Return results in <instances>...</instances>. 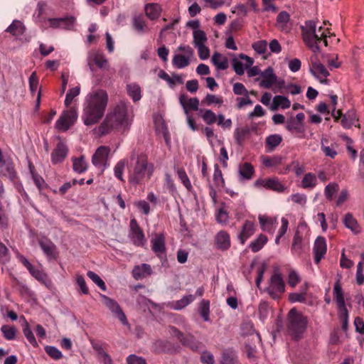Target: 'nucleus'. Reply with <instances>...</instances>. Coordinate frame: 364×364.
<instances>
[{
    "instance_id": "nucleus-49",
    "label": "nucleus",
    "mask_w": 364,
    "mask_h": 364,
    "mask_svg": "<svg viewBox=\"0 0 364 364\" xmlns=\"http://www.w3.org/2000/svg\"><path fill=\"white\" fill-rule=\"evenodd\" d=\"M250 129L247 127L241 129H237L235 132V138L236 144L242 145L245 138L250 134Z\"/></svg>"
},
{
    "instance_id": "nucleus-39",
    "label": "nucleus",
    "mask_w": 364,
    "mask_h": 364,
    "mask_svg": "<svg viewBox=\"0 0 364 364\" xmlns=\"http://www.w3.org/2000/svg\"><path fill=\"white\" fill-rule=\"evenodd\" d=\"M267 241V237L264 234H260L256 240L250 243V247L253 252H257L263 247Z\"/></svg>"
},
{
    "instance_id": "nucleus-60",
    "label": "nucleus",
    "mask_w": 364,
    "mask_h": 364,
    "mask_svg": "<svg viewBox=\"0 0 364 364\" xmlns=\"http://www.w3.org/2000/svg\"><path fill=\"white\" fill-rule=\"evenodd\" d=\"M267 43L265 40L259 41L252 44V48L259 54H264L267 51Z\"/></svg>"
},
{
    "instance_id": "nucleus-30",
    "label": "nucleus",
    "mask_w": 364,
    "mask_h": 364,
    "mask_svg": "<svg viewBox=\"0 0 364 364\" xmlns=\"http://www.w3.org/2000/svg\"><path fill=\"white\" fill-rule=\"evenodd\" d=\"M316 28V22L313 20L305 21V26H301V31L302 32L303 40L305 38L309 39L310 36L311 38L315 37V32Z\"/></svg>"
},
{
    "instance_id": "nucleus-55",
    "label": "nucleus",
    "mask_w": 364,
    "mask_h": 364,
    "mask_svg": "<svg viewBox=\"0 0 364 364\" xmlns=\"http://www.w3.org/2000/svg\"><path fill=\"white\" fill-rule=\"evenodd\" d=\"M194 299L195 296L192 294L184 296L181 299L176 302L174 309L181 310L190 304Z\"/></svg>"
},
{
    "instance_id": "nucleus-38",
    "label": "nucleus",
    "mask_w": 364,
    "mask_h": 364,
    "mask_svg": "<svg viewBox=\"0 0 364 364\" xmlns=\"http://www.w3.org/2000/svg\"><path fill=\"white\" fill-rule=\"evenodd\" d=\"M23 323L22 324L23 325V332L25 337L26 338L28 341L30 343V344H31L33 347L38 346V343H37V341L35 338V336L29 326L28 323L27 322V321L25 319V318L23 316Z\"/></svg>"
},
{
    "instance_id": "nucleus-2",
    "label": "nucleus",
    "mask_w": 364,
    "mask_h": 364,
    "mask_svg": "<svg viewBox=\"0 0 364 364\" xmlns=\"http://www.w3.org/2000/svg\"><path fill=\"white\" fill-rule=\"evenodd\" d=\"M127 124V108L125 104L120 103L106 115L103 122L98 127L99 136H105L112 131H119Z\"/></svg>"
},
{
    "instance_id": "nucleus-44",
    "label": "nucleus",
    "mask_w": 364,
    "mask_h": 364,
    "mask_svg": "<svg viewBox=\"0 0 364 364\" xmlns=\"http://www.w3.org/2000/svg\"><path fill=\"white\" fill-rule=\"evenodd\" d=\"M199 312L203 321H208L210 320V301L203 299L199 304Z\"/></svg>"
},
{
    "instance_id": "nucleus-14",
    "label": "nucleus",
    "mask_w": 364,
    "mask_h": 364,
    "mask_svg": "<svg viewBox=\"0 0 364 364\" xmlns=\"http://www.w3.org/2000/svg\"><path fill=\"white\" fill-rule=\"evenodd\" d=\"M109 154V147L105 146L98 147L92 157L93 165L97 166L105 164L107 160Z\"/></svg>"
},
{
    "instance_id": "nucleus-11",
    "label": "nucleus",
    "mask_w": 364,
    "mask_h": 364,
    "mask_svg": "<svg viewBox=\"0 0 364 364\" xmlns=\"http://www.w3.org/2000/svg\"><path fill=\"white\" fill-rule=\"evenodd\" d=\"M313 251L314 254V262L315 263L318 264L321 259L324 257L327 251L326 241L324 237L318 236L316 237L314 242Z\"/></svg>"
},
{
    "instance_id": "nucleus-19",
    "label": "nucleus",
    "mask_w": 364,
    "mask_h": 364,
    "mask_svg": "<svg viewBox=\"0 0 364 364\" xmlns=\"http://www.w3.org/2000/svg\"><path fill=\"white\" fill-rule=\"evenodd\" d=\"M342 276L337 274L336 280L333 286V299L336 301L337 306L345 304V299L341 281Z\"/></svg>"
},
{
    "instance_id": "nucleus-33",
    "label": "nucleus",
    "mask_w": 364,
    "mask_h": 364,
    "mask_svg": "<svg viewBox=\"0 0 364 364\" xmlns=\"http://www.w3.org/2000/svg\"><path fill=\"white\" fill-rule=\"evenodd\" d=\"M55 129L58 132H65L68 130V111L64 110L55 124Z\"/></svg>"
},
{
    "instance_id": "nucleus-56",
    "label": "nucleus",
    "mask_w": 364,
    "mask_h": 364,
    "mask_svg": "<svg viewBox=\"0 0 364 364\" xmlns=\"http://www.w3.org/2000/svg\"><path fill=\"white\" fill-rule=\"evenodd\" d=\"M87 277L92 280L102 291H106L107 287L105 282L100 277L92 271H88L87 273Z\"/></svg>"
},
{
    "instance_id": "nucleus-7",
    "label": "nucleus",
    "mask_w": 364,
    "mask_h": 364,
    "mask_svg": "<svg viewBox=\"0 0 364 364\" xmlns=\"http://www.w3.org/2000/svg\"><path fill=\"white\" fill-rule=\"evenodd\" d=\"M170 333L176 338L181 345L188 348L193 352H197L199 348L200 343L196 341L192 335H185L181 331L173 326H169Z\"/></svg>"
},
{
    "instance_id": "nucleus-35",
    "label": "nucleus",
    "mask_w": 364,
    "mask_h": 364,
    "mask_svg": "<svg viewBox=\"0 0 364 364\" xmlns=\"http://www.w3.org/2000/svg\"><path fill=\"white\" fill-rule=\"evenodd\" d=\"M24 31L25 26L23 23L18 20L13 21L12 23L6 29V32L16 36L22 35Z\"/></svg>"
},
{
    "instance_id": "nucleus-54",
    "label": "nucleus",
    "mask_w": 364,
    "mask_h": 364,
    "mask_svg": "<svg viewBox=\"0 0 364 364\" xmlns=\"http://www.w3.org/2000/svg\"><path fill=\"white\" fill-rule=\"evenodd\" d=\"M262 164L266 167H268V168L279 165L282 161V158L279 156H274L272 158L263 156L262 157Z\"/></svg>"
},
{
    "instance_id": "nucleus-10",
    "label": "nucleus",
    "mask_w": 364,
    "mask_h": 364,
    "mask_svg": "<svg viewBox=\"0 0 364 364\" xmlns=\"http://www.w3.org/2000/svg\"><path fill=\"white\" fill-rule=\"evenodd\" d=\"M130 232L132 240L135 245L143 246L144 245L146 240L144 232L135 218L130 220Z\"/></svg>"
},
{
    "instance_id": "nucleus-12",
    "label": "nucleus",
    "mask_w": 364,
    "mask_h": 364,
    "mask_svg": "<svg viewBox=\"0 0 364 364\" xmlns=\"http://www.w3.org/2000/svg\"><path fill=\"white\" fill-rule=\"evenodd\" d=\"M311 65L310 67V73L316 77H319V74L325 77L330 75L329 72L325 66L320 63L316 54L311 57Z\"/></svg>"
},
{
    "instance_id": "nucleus-64",
    "label": "nucleus",
    "mask_w": 364,
    "mask_h": 364,
    "mask_svg": "<svg viewBox=\"0 0 364 364\" xmlns=\"http://www.w3.org/2000/svg\"><path fill=\"white\" fill-rule=\"evenodd\" d=\"M127 364H147V363L143 357L131 354L127 358Z\"/></svg>"
},
{
    "instance_id": "nucleus-45",
    "label": "nucleus",
    "mask_w": 364,
    "mask_h": 364,
    "mask_svg": "<svg viewBox=\"0 0 364 364\" xmlns=\"http://www.w3.org/2000/svg\"><path fill=\"white\" fill-rule=\"evenodd\" d=\"M1 331L5 339L8 341L14 340L16 336V328L9 325H3L1 327Z\"/></svg>"
},
{
    "instance_id": "nucleus-47",
    "label": "nucleus",
    "mask_w": 364,
    "mask_h": 364,
    "mask_svg": "<svg viewBox=\"0 0 364 364\" xmlns=\"http://www.w3.org/2000/svg\"><path fill=\"white\" fill-rule=\"evenodd\" d=\"M128 95L132 97L134 102L141 99V88L138 85L129 84L127 85Z\"/></svg>"
},
{
    "instance_id": "nucleus-21",
    "label": "nucleus",
    "mask_w": 364,
    "mask_h": 364,
    "mask_svg": "<svg viewBox=\"0 0 364 364\" xmlns=\"http://www.w3.org/2000/svg\"><path fill=\"white\" fill-rule=\"evenodd\" d=\"M239 176L240 179L242 180H250L255 173V168L252 164L249 162H245L240 164L239 166Z\"/></svg>"
},
{
    "instance_id": "nucleus-42",
    "label": "nucleus",
    "mask_w": 364,
    "mask_h": 364,
    "mask_svg": "<svg viewBox=\"0 0 364 364\" xmlns=\"http://www.w3.org/2000/svg\"><path fill=\"white\" fill-rule=\"evenodd\" d=\"M199 115L208 125L213 124L217 120V116L211 109H200Z\"/></svg>"
},
{
    "instance_id": "nucleus-3",
    "label": "nucleus",
    "mask_w": 364,
    "mask_h": 364,
    "mask_svg": "<svg viewBox=\"0 0 364 364\" xmlns=\"http://www.w3.org/2000/svg\"><path fill=\"white\" fill-rule=\"evenodd\" d=\"M287 321V331L292 339L298 341L303 338L309 322L307 316L294 307L289 311Z\"/></svg>"
},
{
    "instance_id": "nucleus-25",
    "label": "nucleus",
    "mask_w": 364,
    "mask_h": 364,
    "mask_svg": "<svg viewBox=\"0 0 364 364\" xmlns=\"http://www.w3.org/2000/svg\"><path fill=\"white\" fill-rule=\"evenodd\" d=\"M323 37L321 34L318 36L315 32V37L311 38L310 36H309V39L305 38L304 39V42L306 44V46L312 50V52L314 54H317L321 52L320 46H318V43L322 41Z\"/></svg>"
},
{
    "instance_id": "nucleus-36",
    "label": "nucleus",
    "mask_w": 364,
    "mask_h": 364,
    "mask_svg": "<svg viewBox=\"0 0 364 364\" xmlns=\"http://www.w3.org/2000/svg\"><path fill=\"white\" fill-rule=\"evenodd\" d=\"M72 161L74 171L78 173H82L87 170V166L85 161L84 156H81L80 157H73Z\"/></svg>"
},
{
    "instance_id": "nucleus-20",
    "label": "nucleus",
    "mask_w": 364,
    "mask_h": 364,
    "mask_svg": "<svg viewBox=\"0 0 364 364\" xmlns=\"http://www.w3.org/2000/svg\"><path fill=\"white\" fill-rule=\"evenodd\" d=\"M67 155V147L65 144L59 142L51 154L52 163L55 164L62 162Z\"/></svg>"
},
{
    "instance_id": "nucleus-52",
    "label": "nucleus",
    "mask_w": 364,
    "mask_h": 364,
    "mask_svg": "<svg viewBox=\"0 0 364 364\" xmlns=\"http://www.w3.org/2000/svg\"><path fill=\"white\" fill-rule=\"evenodd\" d=\"M306 293H307V287H306V289L304 291H301L300 293H290L289 294V301L291 303L294 302H300V303H305L306 300Z\"/></svg>"
},
{
    "instance_id": "nucleus-50",
    "label": "nucleus",
    "mask_w": 364,
    "mask_h": 364,
    "mask_svg": "<svg viewBox=\"0 0 364 364\" xmlns=\"http://www.w3.org/2000/svg\"><path fill=\"white\" fill-rule=\"evenodd\" d=\"M189 63V56L186 57L181 54H176L173 56V64L178 68H185L188 66Z\"/></svg>"
},
{
    "instance_id": "nucleus-61",
    "label": "nucleus",
    "mask_w": 364,
    "mask_h": 364,
    "mask_svg": "<svg viewBox=\"0 0 364 364\" xmlns=\"http://www.w3.org/2000/svg\"><path fill=\"white\" fill-rule=\"evenodd\" d=\"M232 65L234 71L238 75H242L245 73V66L244 64L237 59L236 58H234L232 59Z\"/></svg>"
},
{
    "instance_id": "nucleus-13",
    "label": "nucleus",
    "mask_w": 364,
    "mask_h": 364,
    "mask_svg": "<svg viewBox=\"0 0 364 364\" xmlns=\"http://www.w3.org/2000/svg\"><path fill=\"white\" fill-rule=\"evenodd\" d=\"M179 102L182 106L184 113L188 114L191 110L199 111V100L197 97H192L189 100L185 94H181L179 97Z\"/></svg>"
},
{
    "instance_id": "nucleus-22",
    "label": "nucleus",
    "mask_w": 364,
    "mask_h": 364,
    "mask_svg": "<svg viewBox=\"0 0 364 364\" xmlns=\"http://www.w3.org/2000/svg\"><path fill=\"white\" fill-rule=\"evenodd\" d=\"M255 224L254 223L246 220L242 228V230L239 234V239L242 244H245L247 238L254 234Z\"/></svg>"
},
{
    "instance_id": "nucleus-16",
    "label": "nucleus",
    "mask_w": 364,
    "mask_h": 364,
    "mask_svg": "<svg viewBox=\"0 0 364 364\" xmlns=\"http://www.w3.org/2000/svg\"><path fill=\"white\" fill-rule=\"evenodd\" d=\"M216 248L222 251L228 250L230 247V237L228 232L220 230L215 237Z\"/></svg>"
},
{
    "instance_id": "nucleus-27",
    "label": "nucleus",
    "mask_w": 364,
    "mask_h": 364,
    "mask_svg": "<svg viewBox=\"0 0 364 364\" xmlns=\"http://www.w3.org/2000/svg\"><path fill=\"white\" fill-rule=\"evenodd\" d=\"M343 224L355 234H358L361 232V228L358 221L353 218V214L350 213H348L345 215Z\"/></svg>"
},
{
    "instance_id": "nucleus-48",
    "label": "nucleus",
    "mask_w": 364,
    "mask_h": 364,
    "mask_svg": "<svg viewBox=\"0 0 364 364\" xmlns=\"http://www.w3.org/2000/svg\"><path fill=\"white\" fill-rule=\"evenodd\" d=\"M29 272L38 281L46 286L50 283L46 274L41 269L33 267L31 271H29Z\"/></svg>"
},
{
    "instance_id": "nucleus-63",
    "label": "nucleus",
    "mask_w": 364,
    "mask_h": 364,
    "mask_svg": "<svg viewBox=\"0 0 364 364\" xmlns=\"http://www.w3.org/2000/svg\"><path fill=\"white\" fill-rule=\"evenodd\" d=\"M45 350L50 357L55 360L60 359L63 356L62 353L54 346H46Z\"/></svg>"
},
{
    "instance_id": "nucleus-23",
    "label": "nucleus",
    "mask_w": 364,
    "mask_h": 364,
    "mask_svg": "<svg viewBox=\"0 0 364 364\" xmlns=\"http://www.w3.org/2000/svg\"><path fill=\"white\" fill-rule=\"evenodd\" d=\"M291 106V102L288 97L283 95H276L273 98L272 103L270 106L272 111H277L279 107L282 109H287Z\"/></svg>"
},
{
    "instance_id": "nucleus-24",
    "label": "nucleus",
    "mask_w": 364,
    "mask_h": 364,
    "mask_svg": "<svg viewBox=\"0 0 364 364\" xmlns=\"http://www.w3.org/2000/svg\"><path fill=\"white\" fill-rule=\"evenodd\" d=\"M211 61L213 64L215 66L216 69L218 70H226L228 65V59L227 57L223 56L221 53L218 52H215L211 58Z\"/></svg>"
},
{
    "instance_id": "nucleus-62",
    "label": "nucleus",
    "mask_w": 364,
    "mask_h": 364,
    "mask_svg": "<svg viewBox=\"0 0 364 364\" xmlns=\"http://www.w3.org/2000/svg\"><path fill=\"white\" fill-rule=\"evenodd\" d=\"M203 104H205L207 105H210L213 103L222 105L223 103V100L222 97H218L214 95L208 94L202 100Z\"/></svg>"
},
{
    "instance_id": "nucleus-28",
    "label": "nucleus",
    "mask_w": 364,
    "mask_h": 364,
    "mask_svg": "<svg viewBox=\"0 0 364 364\" xmlns=\"http://www.w3.org/2000/svg\"><path fill=\"white\" fill-rule=\"evenodd\" d=\"M161 7L155 3L147 4L145 6V14L151 20L157 19L161 13Z\"/></svg>"
},
{
    "instance_id": "nucleus-43",
    "label": "nucleus",
    "mask_w": 364,
    "mask_h": 364,
    "mask_svg": "<svg viewBox=\"0 0 364 364\" xmlns=\"http://www.w3.org/2000/svg\"><path fill=\"white\" fill-rule=\"evenodd\" d=\"M282 141V137L279 134H272L266 139V146L269 151L274 150Z\"/></svg>"
},
{
    "instance_id": "nucleus-37",
    "label": "nucleus",
    "mask_w": 364,
    "mask_h": 364,
    "mask_svg": "<svg viewBox=\"0 0 364 364\" xmlns=\"http://www.w3.org/2000/svg\"><path fill=\"white\" fill-rule=\"evenodd\" d=\"M155 124H156V133L157 134L161 133L166 145L169 146L170 143H171L170 135H169V132L168 130V127H167L165 120L163 118H161V123L159 124H156V122H155Z\"/></svg>"
},
{
    "instance_id": "nucleus-29",
    "label": "nucleus",
    "mask_w": 364,
    "mask_h": 364,
    "mask_svg": "<svg viewBox=\"0 0 364 364\" xmlns=\"http://www.w3.org/2000/svg\"><path fill=\"white\" fill-rule=\"evenodd\" d=\"M152 250L159 256L161 253L166 252L165 237L163 234L157 235L152 239Z\"/></svg>"
},
{
    "instance_id": "nucleus-15",
    "label": "nucleus",
    "mask_w": 364,
    "mask_h": 364,
    "mask_svg": "<svg viewBox=\"0 0 364 364\" xmlns=\"http://www.w3.org/2000/svg\"><path fill=\"white\" fill-rule=\"evenodd\" d=\"M29 90L32 95L38 91L36 102L35 105V109L38 110L41 104V91L39 88V80L37 77L36 73L33 72L30 75L28 79Z\"/></svg>"
},
{
    "instance_id": "nucleus-46",
    "label": "nucleus",
    "mask_w": 364,
    "mask_h": 364,
    "mask_svg": "<svg viewBox=\"0 0 364 364\" xmlns=\"http://www.w3.org/2000/svg\"><path fill=\"white\" fill-rule=\"evenodd\" d=\"M316 185V177L312 173H306L301 181V186L304 188H312Z\"/></svg>"
},
{
    "instance_id": "nucleus-31",
    "label": "nucleus",
    "mask_w": 364,
    "mask_h": 364,
    "mask_svg": "<svg viewBox=\"0 0 364 364\" xmlns=\"http://www.w3.org/2000/svg\"><path fill=\"white\" fill-rule=\"evenodd\" d=\"M220 364H242L236 353L232 349H227L222 353Z\"/></svg>"
},
{
    "instance_id": "nucleus-6",
    "label": "nucleus",
    "mask_w": 364,
    "mask_h": 364,
    "mask_svg": "<svg viewBox=\"0 0 364 364\" xmlns=\"http://www.w3.org/2000/svg\"><path fill=\"white\" fill-rule=\"evenodd\" d=\"M278 268H274V274L269 281L270 287L266 289V291L273 299H278L279 296L276 293H283L285 291V284L282 274L278 272Z\"/></svg>"
},
{
    "instance_id": "nucleus-59",
    "label": "nucleus",
    "mask_w": 364,
    "mask_h": 364,
    "mask_svg": "<svg viewBox=\"0 0 364 364\" xmlns=\"http://www.w3.org/2000/svg\"><path fill=\"white\" fill-rule=\"evenodd\" d=\"M177 173L178 178H180L184 186L188 191H191V189L192 188V186L185 170L183 168H180L178 169Z\"/></svg>"
},
{
    "instance_id": "nucleus-9",
    "label": "nucleus",
    "mask_w": 364,
    "mask_h": 364,
    "mask_svg": "<svg viewBox=\"0 0 364 364\" xmlns=\"http://www.w3.org/2000/svg\"><path fill=\"white\" fill-rule=\"evenodd\" d=\"M104 304L119 319V321L125 324L127 323V317L123 312L119 304L113 299L106 296L101 295Z\"/></svg>"
},
{
    "instance_id": "nucleus-1",
    "label": "nucleus",
    "mask_w": 364,
    "mask_h": 364,
    "mask_svg": "<svg viewBox=\"0 0 364 364\" xmlns=\"http://www.w3.org/2000/svg\"><path fill=\"white\" fill-rule=\"evenodd\" d=\"M108 103V95L105 90H98L90 94L84 109V124L90 126L99 122L105 114Z\"/></svg>"
},
{
    "instance_id": "nucleus-34",
    "label": "nucleus",
    "mask_w": 364,
    "mask_h": 364,
    "mask_svg": "<svg viewBox=\"0 0 364 364\" xmlns=\"http://www.w3.org/2000/svg\"><path fill=\"white\" fill-rule=\"evenodd\" d=\"M133 28L139 33H144L149 31L147 25L141 14L136 16L132 19Z\"/></svg>"
},
{
    "instance_id": "nucleus-41",
    "label": "nucleus",
    "mask_w": 364,
    "mask_h": 364,
    "mask_svg": "<svg viewBox=\"0 0 364 364\" xmlns=\"http://www.w3.org/2000/svg\"><path fill=\"white\" fill-rule=\"evenodd\" d=\"M94 63L100 69H108L109 63L105 55L102 53L97 52L92 58Z\"/></svg>"
},
{
    "instance_id": "nucleus-58",
    "label": "nucleus",
    "mask_w": 364,
    "mask_h": 364,
    "mask_svg": "<svg viewBox=\"0 0 364 364\" xmlns=\"http://www.w3.org/2000/svg\"><path fill=\"white\" fill-rule=\"evenodd\" d=\"M338 191V184L336 183H331L325 188V196L328 200H332L333 196Z\"/></svg>"
},
{
    "instance_id": "nucleus-32",
    "label": "nucleus",
    "mask_w": 364,
    "mask_h": 364,
    "mask_svg": "<svg viewBox=\"0 0 364 364\" xmlns=\"http://www.w3.org/2000/svg\"><path fill=\"white\" fill-rule=\"evenodd\" d=\"M355 121H358L356 112L355 109H350L344 114L341 122L343 128L350 129Z\"/></svg>"
},
{
    "instance_id": "nucleus-18",
    "label": "nucleus",
    "mask_w": 364,
    "mask_h": 364,
    "mask_svg": "<svg viewBox=\"0 0 364 364\" xmlns=\"http://www.w3.org/2000/svg\"><path fill=\"white\" fill-rule=\"evenodd\" d=\"M261 76L263 79L259 82V85L267 89H269L276 82V79H277V76L274 73V70L272 67H268L262 72Z\"/></svg>"
},
{
    "instance_id": "nucleus-17",
    "label": "nucleus",
    "mask_w": 364,
    "mask_h": 364,
    "mask_svg": "<svg viewBox=\"0 0 364 364\" xmlns=\"http://www.w3.org/2000/svg\"><path fill=\"white\" fill-rule=\"evenodd\" d=\"M39 245L47 257L48 259H55L57 257V251L55 245L48 239H41L39 241Z\"/></svg>"
},
{
    "instance_id": "nucleus-53",
    "label": "nucleus",
    "mask_w": 364,
    "mask_h": 364,
    "mask_svg": "<svg viewBox=\"0 0 364 364\" xmlns=\"http://www.w3.org/2000/svg\"><path fill=\"white\" fill-rule=\"evenodd\" d=\"M213 181L216 186L223 187L225 186V180L218 164L214 165Z\"/></svg>"
},
{
    "instance_id": "nucleus-51",
    "label": "nucleus",
    "mask_w": 364,
    "mask_h": 364,
    "mask_svg": "<svg viewBox=\"0 0 364 364\" xmlns=\"http://www.w3.org/2000/svg\"><path fill=\"white\" fill-rule=\"evenodd\" d=\"M208 38L205 31L202 30H197L193 31V43L195 47L205 45Z\"/></svg>"
},
{
    "instance_id": "nucleus-4",
    "label": "nucleus",
    "mask_w": 364,
    "mask_h": 364,
    "mask_svg": "<svg viewBox=\"0 0 364 364\" xmlns=\"http://www.w3.org/2000/svg\"><path fill=\"white\" fill-rule=\"evenodd\" d=\"M154 166L153 164L148 163V156L141 153L137 156V160L133 170V173L129 176V182L134 186L141 184L146 174L148 179L153 175Z\"/></svg>"
},
{
    "instance_id": "nucleus-26",
    "label": "nucleus",
    "mask_w": 364,
    "mask_h": 364,
    "mask_svg": "<svg viewBox=\"0 0 364 364\" xmlns=\"http://www.w3.org/2000/svg\"><path fill=\"white\" fill-rule=\"evenodd\" d=\"M323 37L321 34L318 36L315 32V37L311 38L310 36H309V39L305 38L304 39V42L306 44V46L312 50V52L314 54H317L321 52L320 46H318V43L322 41Z\"/></svg>"
},
{
    "instance_id": "nucleus-40",
    "label": "nucleus",
    "mask_w": 364,
    "mask_h": 364,
    "mask_svg": "<svg viewBox=\"0 0 364 364\" xmlns=\"http://www.w3.org/2000/svg\"><path fill=\"white\" fill-rule=\"evenodd\" d=\"M265 188L277 192H283L285 187L276 178H267L265 181Z\"/></svg>"
},
{
    "instance_id": "nucleus-57",
    "label": "nucleus",
    "mask_w": 364,
    "mask_h": 364,
    "mask_svg": "<svg viewBox=\"0 0 364 364\" xmlns=\"http://www.w3.org/2000/svg\"><path fill=\"white\" fill-rule=\"evenodd\" d=\"M243 27V21L242 19L237 18L232 21L227 30L225 31V34H232V32H236L242 29Z\"/></svg>"
},
{
    "instance_id": "nucleus-5",
    "label": "nucleus",
    "mask_w": 364,
    "mask_h": 364,
    "mask_svg": "<svg viewBox=\"0 0 364 364\" xmlns=\"http://www.w3.org/2000/svg\"><path fill=\"white\" fill-rule=\"evenodd\" d=\"M46 4L39 2L37 5V9L33 14L35 21L40 24L43 28H60L65 27L68 24V18L65 16L63 18H46L45 14Z\"/></svg>"
},
{
    "instance_id": "nucleus-8",
    "label": "nucleus",
    "mask_w": 364,
    "mask_h": 364,
    "mask_svg": "<svg viewBox=\"0 0 364 364\" xmlns=\"http://www.w3.org/2000/svg\"><path fill=\"white\" fill-rule=\"evenodd\" d=\"M151 349L153 353L156 355H173L178 353L181 351V346L175 345L168 340L158 339L153 343Z\"/></svg>"
}]
</instances>
